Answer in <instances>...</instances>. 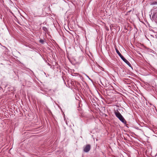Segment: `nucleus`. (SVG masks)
Instances as JSON below:
<instances>
[{
	"label": "nucleus",
	"mask_w": 157,
	"mask_h": 157,
	"mask_svg": "<svg viewBox=\"0 0 157 157\" xmlns=\"http://www.w3.org/2000/svg\"><path fill=\"white\" fill-rule=\"evenodd\" d=\"M90 149V144H87L85 146L83 147V151L85 152H87Z\"/></svg>",
	"instance_id": "obj_3"
},
{
	"label": "nucleus",
	"mask_w": 157,
	"mask_h": 157,
	"mask_svg": "<svg viewBox=\"0 0 157 157\" xmlns=\"http://www.w3.org/2000/svg\"><path fill=\"white\" fill-rule=\"evenodd\" d=\"M115 114L116 116L122 122L124 123L126 122L123 117L118 111H115Z\"/></svg>",
	"instance_id": "obj_1"
},
{
	"label": "nucleus",
	"mask_w": 157,
	"mask_h": 157,
	"mask_svg": "<svg viewBox=\"0 0 157 157\" xmlns=\"http://www.w3.org/2000/svg\"><path fill=\"white\" fill-rule=\"evenodd\" d=\"M154 10L155 11L157 12V8L154 9Z\"/></svg>",
	"instance_id": "obj_7"
},
{
	"label": "nucleus",
	"mask_w": 157,
	"mask_h": 157,
	"mask_svg": "<svg viewBox=\"0 0 157 157\" xmlns=\"http://www.w3.org/2000/svg\"><path fill=\"white\" fill-rule=\"evenodd\" d=\"M152 5H155V4H157V2L156 1H154L151 4Z\"/></svg>",
	"instance_id": "obj_5"
},
{
	"label": "nucleus",
	"mask_w": 157,
	"mask_h": 157,
	"mask_svg": "<svg viewBox=\"0 0 157 157\" xmlns=\"http://www.w3.org/2000/svg\"><path fill=\"white\" fill-rule=\"evenodd\" d=\"M40 42L42 44H43V43H44V40H40Z\"/></svg>",
	"instance_id": "obj_6"
},
{
	"label": "nucleus",
	"mask_w": 157,
	"mask_h": 157,
	"mask_svg": "<svg viewBox=\"0 0 157 157\" xmlns=\"http://www.w3.org/2000/svg\"><path fill=\"white\" fill-rule=\"evenodd\" d=\"M42 29H43L45 32L47 31V28L46 27H43Z\"/></svg>",
	"instance_id": "obj_4"
},
{
	"label": "nucleus",
	"mask_w": 157,
	"mask_h": 157,
	"mask_svg": "<svg viewBox=\"0 0 157 157\" xmlns=\"http://www.w3.org/2000/svg\"><path fill=\"white\" fill-rule=\"evenodd\" d=\"M115 49L116 52L117 53V54L120 56L121 59L123 60V61H124L129 66H130V65H131V64H130L129 62L123 56L121 55V53L116 48Z\"/></svg>",
	"instance_id": "obj_2"
}]
</instances>
